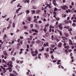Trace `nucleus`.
Here are the masks:
<instances>
[{
  "instance_id": "obj_1",
  "label": "nucleus",
  "mask_w": 76,
  "mask_h": 76,
  "mask_svg": "<svg viewBox=\"0 0 76 76\" xmlns=\"http://www.w3.org/2000/svg\"><path fill=\"white\" fill-rule=\"evenodd\" d=\"M31 21V17H28L27 18V19L26 20V22L27 23H30Z\"/></svg>"
},
{
  "instance_id": "obj_2",
  "label": "nucleus",
  "mask_w": 76,
  "mask_h": 76,
  "mask_svg": "<svg viewBox=\"0 0 76 76\" xmlns=\"http://www.w3.org/2000/svg\"><path fill=\"white\" fill-rule=\"evenodd\" d=\"M62 9L63 10H66V9H68V7L66 5H64V6L61 7Z\"/></svg>"
},
{
  "instance_id": "obj_3",
  "label": "nucleus",
  "mask_w": 76,
  "mask_h": 76,
  "mask_svg": "<svg viewBox=\"0 0 76 76\" xmlns=\"http://www.w3.org/2000/svg\"><path fill=\"white\" fill-rule=\"evenodd\" d=\"M69 44H70V45H74V44H73V43L72 42V40L69 39Z\"/></svg>"
},
{
  "instance_id": "obj_4",
  "label": "nucleus",
  "mask_w": 76,
  "mask_h": 76,
  "mask_svg": "<svg viewBox=\"0 0 76 76\" xmlns=\"http://www.w3.org/2000/svg\"><path fill=\"white\" fill-rule=\"evenodd\" d=\"M44 46H42V49H39V51H40V52H42V51H44Z\"/></svg>"
},
{
  "instance_id": "obj_5",
  "label": "nucleus",
  "mask_w": 76,
  "mask_h": 76,
  "mask_svg": "<svg viewBox=\"0 0 76 76\" xmlns=\"http://www.w3.org/2000/svg\"><path fill=\"white\" fill-rule=\"evenodd\" d=\"M43 46L44 47H47V46H48V43H44L43 45Z\"/></svg>"
},
{
  "instance_id": "obj_6",
  "label": "nucleus",
  "mask_w": 76,
  "mask_h": 76,
  "mask_svg": "<svg viewBox=\"0 0 76 76\" xmlns=\"http://www.w3.org/2000/svg\"><path fill=\"white\" fill-rule=\"evenodd\" d=\"M44 55L47 58H48V57L49 56V55H48V53H44Z\"/></svg>"
},
{
  "instance_id": "obj_7",
  "label": "nucleus",
  "mask_w": 76,
  "mask_h": 76,
  "mask_svg": "<svg viewBox=\"0 0 76 76\" xmlns=\"http://www.w3.org/2000/svg\"><path fill=\"white\" fill-rule=\"evenodd\" d=\"M64 35L65 37H69V34L67 33H64Z\"/></svg>"
},
{
  "instance_id": "obj_8",
  "label": "nucleus",
  "mask_w": 76,
  "mask_h": 76,
  "mask_svg": "<svg viewBox=\"0 0 76 76\" xmlns=\"http://www.w3.org/2000/svg\"><path fill=\"white\" fill-rule=\"evenodd\" d=\"M61 46H62V43H59L58 46V47H61Z\"/></svg>"
},
{
  "instance_id": "obj_9",
  "label": "nucleus",
  "mask_w": 76,
  "mask_h": 76,
  "mask_svg": "<svg viewBox=\"0 0 76 76\" xmlns=\"http://www.w3.org/2000/svg\"><path fill=\"white\" fill-rule=\"evenodd\" d=\"M51 6V3H50L49 6H48V7L49 9H51V8L52 7Z\"/></svg>"
},
{
  "instance_id": "obj_10",
  "label": "nucleus",
  "mask_w": 76,
  "mask_h": 76,
  "mask_svg": "<svg viewBox=\"0 0 76 76\" xmlns=\"http://www.w3.org/2000/svg\"><path fill=\"white\" fill-rule=\"evenodd\" d=\"M70 28V26H66L64 27V28L66 29H68L69 28Z\"/></svg>"
},
{
  "instance_id": "obj_11",
  "label": "nucleus",
  "mask_w": 76,
  "mask_h": 76,
  "mask_svg": "<svg viewBox=\"0 0 76 76\" xmlns=\"http://www.w3.org/2000/svg\"><path fill=\"white\" fill-rule=\"evenodd\" d=\"M47 9V7H45L44 8H42V10H45V9Z\"/></svg>"
},
{
  "instance_id": "obj_12",
  "label": "nucleus",
  "mask_w": 76,
  "mask_h": 76,
  "mask_svg": "<svg viewBox=\"0 0 76 76\" xmlns=\"http://www.w3.org/2000/svg\"><path fill=\"white\" fill-rule=\"evenodd\" d=\"M67 49H69L68 48H67V49H66V50L65 51V52L66 53V54H67V53H68V50Z\"/></svg>"
},
{
  "instance_id": "obj_13",
  "label": "nucleus",
  "mask_w": 76,
  "mask_h": 76,
  "mask_svg": "<svg viewBox=\"0 0 76 76\" xmlns=\"http://www.w3.org/2000/svg\"><path fill=\"white\" fill-rule=\"evenodd\" d=\"M4 55H5V56H7L8 54L7 53H6V51H4Z\"/></svg>"
},
{
  "instance_id": "obj_14",
  "label": "nucleus",
  "mask_w": 76,
  "mask_h": 76,
  "mask_svg": "<svg viewBox=\"0 0 76 76\" xmlns=\"http://www.w3.org/2000/svg\"><path fill=\"white\" fill-rule=\"evenodd\" d=\"M61 38L62 39V40H64L65 41V39H66V37H62Z\"/></svg>"
},
{
  "instance_id": "obj_15",
  "label": "nucleus",
  "mask_w": 76,
  "mask_h": 76,
  "mask_svg": "<svg viewBox=\"0 0 76 76\" xmlns=\"http://www.w3.org/2000/svg\"><path fill=\"white\" fill-rule=\"evenodd\" d=\"M3 70L4 71V73H5L6 72H7V71L6 70V69H5V68H3Z\"/></svg>"
},
{
  "instance_id": "obj_16",
  "label": "nucleus",
  "mask_w": 76,
  "mask_h": 76,
  "mask_svg": "<svg viewBox=\"0 0 76 76\" xmlns=\"http://www.w3.org/2000/svg\"><path fill=\"white\" fill-rule=\"evenodd\" d=\"M40 12H41V10H37L36 11V13L37 14H38V13H39Z\"/></svg>"
},
{
  "instance_id": "obj_17",
  "label": "nucleus",
  "mask_w": 76,
  "mask_h": 76,
  "mask_svg": "<svg viewBox=\"0 0 76 76\" xmlns=\"http://www.w3.org/2000/svg\"><path fill=\"white\" fill-rule=\"evenodd\" d=\"M43 44H44V42L42 41H40V43L39 44L40 45H43Z\"/></svg>"
},
{
  "instance_id": "obj_18",
  "label": "nucleus",
  "mask_w": 76,
  "mask_h": 76,
  "mask_svg": "<svg viewBox=\"0 0 76 76\" xmlns=\"http://www.w3.org/2000/svg\"><path fill=\"white\" fill-rule=\"evenodd\" d=\"M26 12L27 14H28V13H29V12H30V11L28 10H27Z\"/></svg>"
},
{
  "instance_id": "obj_19",
  "label": "nucleus",
  "mask_w": 76,
  "mask_h": 76,
  "mask_svg": "<svg viewBox=\"0 0 76 76\" xmlns=\"http://www.w3.org/2000/svg\"><path fill=\"white\" fill-rule=\"evenodd\" d=\"M40 41L39 40H38L37 41H36V43H37V44H40Z\"/></svg>"
},
{
  "instance_id": "obj_20",
  "label": "nucleus",
  "mask_w": 76,
  "mask_h": 76,
  "mask_svg": "<svg viewBox=\"0 0 76 76\" xmlns=\"http://www.w3.org/2000/svg\"><path fill=\"white\" fill-rule=\"evenodd\" d=\"M14 52V50H12V52L11 53V56H12L13 55V52Z\"/></svg>"
},
{
  "instance_id": "obj_21",
  "label": "nucleus",
  "mask_w": 76,
  "mask_h": 76,
  "mask_svg": "<svg viewBox=\"0 0 76 76\" xmlns=\"http://www.w3.org/2000/svg\"><path fill=\"white\" fill-rule=\"evenodd\" d=\"M32 55V56L33 57H34V56H37V54L35 53V54H33Z\"/></svg>"
},
{
  "instance_id": "obj_22",
  "label": "nucleus",
  "mask_w": 76,
  "mask_h": 76,
  "mask_svg": "<svg viewBox=\"0 0 76 76\" xmlns=\"http://www.w3.org/2000/svg\"><path fill=\"white\" fill-rule=\"evenodd\" d=\"M10 26H11V25L10 24H9V25L8 27H7V29H9L10 28Z\"/></svg>"
},
{
  "instance_id": "obj_23",
  "label": "nucleus",
  "mask_w": 76,
  "mask_h": 76,
  "mask_svg": "<svg viewBox=\"0 0 76 76\" xmlns=\"http://www.w3.org/2000/svg\"><path fill=\"white\" fill-rule=\"evenodd\" d=\"M49 36V34L48 33H46V34H45V36L46 37H48Z\"/></svg>"
},
{
  "instance_id": "obj_24",
  "label": "nucleus",
  "mask_w": 76,
  "mask_h": 76,
  "mask_svg": "<svg viewBox=\"0 0 76 76\" xmlns=\"http://www.w3.org/2000/svg\"><path fill=\"white\" fill-rule=\"evenodd\" d=\"M2 61V63H7V62H6L5 60H4V59H3Z\"/></svg>"
},
{
  "instance_id": "obj_25",
  "label": "nucleus",
  "mask_w": 76,
  "mask_h": 76,
  "mask_svg": "<svg viewBox=\"0 0 76 76\" xmlns=\"http://www.w3.org/2000/svg\"><path fill=\"white\" fill-rule=\"evenodd\" d=\"M56 20H60V18L58 17L56 18Z\"/></svg>"
},
{
  "instance_id": "obj_26",
  "label": "nucleus",
  "mask_w": 76,
  "mask_h": 76,
  "mask_svg": "<svg viewBox=\"0 0 76 76\" xmlns=\"http://www.w3.org/2000/svg\"><path fill=\"white\" fill-rule=\"evenodd\" d=\"M69 31H72V28H69L68 29Z\"/></svg>"
},
{
  "instance_id": "obj_27",
  "label": "nucleus",
  "mask_w": 76,
  "mask_h": 76,
  "mask_svg": "<svg viewBox=\"0 0 76 76\" xmlns=\"http://www.w3.org/2000/svg\"><path fill=\"white\" fill-rule=\"evenodd\" d=\"M58 10V9H57V8H55L54 9V11L55 12H56V11H57Z\"/></svg>"
},
{
  "instance_id": "obj_28",
  "label": "nucleus",
  "mask_w": 76,
  "mask_h": 76,
  "mask_svg": "<svg viewBox=\"0 0 76 76\" xmlns=\"http://www.w3.org/2000/svg\"><path fill=\"white\" fill-rule=\"evenodd\" d=\"M32 8L33 9H36L37 7H36V6H33Z\"/></svg>"
},
{
  "instance_id": "obj_29",
  "label": "nucleus",
  "mask_w": 76,
  "mask_h": 76,
  "mask_svg": "<svg viewBox=\"0 0 76 76\" xmlns=\"http://www.w3.org/2000/svg\"><path fill=\"white\" fill-rule=\"evenodd\" d=\"M31 12H32V14H34V13H35V10H33V11L32 10Z\"/></svg>"
},
{
  "instance_id": "obj_30",
  "label": "nucleus",
  "mask_w": 76,
  "mask_h": 76,
  "mask_svg": "<svg viewBox=\"0 0 76 76\" xmlns=\"http://www.w3.org/2000/svg\"><path fill=\"white\" fill-rule=\"evenodd\" d=\"M33 24H30L31 28H33Z\"/></svg>"
},
{
  "instance_id": "obj_31",
  "label": "nucleus",
  "mask_w": 76,
  "mask_h": 76,
  "mask_svg": "<svg viewBox=\"0 0 76 76\" xmlns=\"http://www.w3.org/2000/svg\"><path fill=\"white\" fill-rule=\"evenodd\" d=\"M13 72L15 73V74L16 75H18V73H17V72H16L15 71H13Z\"/></svg>"
},
{
  "instance_id": "obj_32",
  "label": "nucleus",
  "mask_w": 76,
  "mask_h": 76,
  "mask_svg": "<svg viewBox=\"0 0 76 76\" xmlns=\"http://www.w3.org/2000/svg\"><path fill=\"white\" fill-rule=\"evenodd\" d=\"M49 26V24L48 23V24H47V25H45V27L46 28V27H48Z\"/></svg>"
},
{
  "instance_id": "obj_33",
  "label": "nucleus",
  "mask_w": 76,
  "mask_h": 76,
  "mask_svg": "<svg viewBox=\"0 0 76 76\" xmlns=\"http://www.w3.org/2000/svg\"><path fill=\"white\" fill-rule=\"evenodd\" d=\"M10 67H13V65L12 64V62H10Z\"/></svg>"
},
{
  "instance_id": "obj_34",
  "label": "nucleus",
  "mask_w": 76,
  "mask_h": 76,
  "mask_svg": "<svg viewBox=\"0 0 76 76\" xmlns=\"http://www.w3.org/2000/svg\"><path fill=\"white\" fill-rule=\"evenodd\" d=\"M35 53L37 54H38V51H37V49H36L35 50Z\"/></svg>"
},
{
  "instance_id": "obj_35",
  "label": "nucleus",
  "mask_w": 76,
  "mask_h": 76,
  "mask_svg": "<svg viewBox=\"0 0 76 76\" xmlns=\"http://www.w3.org/2000/svg\"><path fill=\"white\" fill-rule=\"evenodd\" d=\"M34 32H36V33H38V31L37 30V29H35Z\"/></svg>"
},
{
  "instance_id": "obj_36",
  "label": "nucleus",
  "mask_w": 76,
  "mask_h": 76,
  "mask_svg": "<svg viewBox=\"0 0 76 76\" xmlns=\"http://www.w3.org/2000/svg\"><path fill=\"white\" fill-rule=\"evenodd\" d=\"M10 76H15V75L13 74H10Z\"/></svg>"
},
{
  "instance_id": "obj_37",
  "label": "nucleus",
  "mask_w": 76,
  "mask_h": 76,
  "mask_svg": "<svg viewBox=\"0 0 76 76\" xmlns=\"http://www.w3.org/2000/svg\"><path fill=\"white\" fill-rule=\"evenodd\" d=\"M31 55H32V54H33L34 53H35V51H31Z\"/></svg>"
},
{
  "instance_id": "obj_38",
  "label": "nucleus",
  "mask_w": 76,
  "mask_h": 76,
  "mask_svg": "<svg viewBox=\"0 0 76 76\" xmlns=\"http://www.w3.org/2000/svg\"><path fill=\"white\" fill-rule=\"evenodd\" d=\"M53 4L54 6H56L57 5V4L56 3H55V2H53Z\"/></svg>"
},
{
  "instance_id": "obj_39",
  "label": "nucleus",
  "mask_w": 76,
  "mask_h": 76,
  "mask_svg": "<svg viewBox=\"0 0 76 76\" xmlns=\"http://www.w3.org/2000/svg\"><path fill=\"white\" fill-rule=\"evenodd\" d=\"M30 39L29 40H32V36H31L30 37Z\"/></svg>"
},
{
  "instance_id": "obj_40",
  "label": "nucleus",
  "mask_w": 76,
  "mask_h": 76,
  "mask_svg": "<svg viewBox=\"0 0 76 76\" xmlns=\"http://www.w3.org/2000/svg\"><path fill=\"white\" fill-rule=\"evenodd\" d=\"M62 25L61 24L58 26V28H60L61 27H62Z\"/></svg>"
},
{
  "instance_id": "obj_41",
  "label": "nucleus",
  "mask_w": 76,
  "mask_h": 76,
  "mask_svg": "<svg viewBox=\"0 0 76 76\" xmlns=\"http://www.w3.org/2000/svg\"><path fill=\"white\" fill-rule=\"evenodd\" d=\"M13 28H15V23H13Z\"/></svg>"
},
{
  "instance_id": "obj_42",
  "label": "nucleus",
  "mask_w": 76,
  "mask_h": 76,
  "mask_svg": "<svg viewBox=\"0 0 76 76\" xmlns=\"http://www.w3.org/2000/svg\"><path fill=\"white\" fill-rule=\"evenodd\" d=\"M20 41V39H19L17 40V42H19Z\"/></svg>"
},
{
  "instance_id": "obj_43",
  "label": "nucleus",
  "mask_w": 76,
  "mask_h": 76,
  "mask_svg": "<svg viewBox=\"0 0 76 76\" xmlns=\"http://www.w3.org/2000/svg\"><path fill=\"white\" fill-rule=\"evenodd\" d=\"M53 13L54 15H56V13H57L56 12L54 11L53 12Z\"/></svg>"
},
{
  "instance_id": "obj_44",
  "label": "nucleus",
  "mask_w": 76,
  "mask_h": 76,
  "mask_svg": "<svg viewBox=\"0 0 76 76\" xmlns=\"http://www.w3.org/2000/svg\"><path fill=\"white\" fill-rule=\"evenodd\" d=\"M29 44H27V48H28H28H29Z\"/></svg>"
},
{
  "instance_id": "obj_45",
  "label": "nucleus",
  "mask_w": 76,
  "mask_h": 76,
  "mask_svg": "<svg viewBox=\"0 0 76 76\" xmlns=\"http://www.w3.org/2000/svg\"><path fill=\"white\" fill-rule=\"evenodd\" d=\"M59 34H60V35H61V37L62 36V32H61V31H60Z\"/></svg>"
},
{
  "instance_id": "obj_46",
  "label": "nucleus",
  "mask_w": 76,
  "mask_h": 76,
  "mask_svg": "<svg viewBox=\"0 0 76 76\" xmlns=\"http://www.w3.org/2000/svg\"><path fill=\"white\" fill-rule=\"evenodd\" d=\"M16 69H17V70H18V69H19V67H18V65H17L16 66Z\"/></svg>"
},
{
  "instance_id": "obj_47",
  "label": "nucleus",
  "mask_w": 76,
  "mask_h": 76,
  "mask_svg": "<svg viewBox=\"0 0 76 76\" xmlns=\"http://www.w3.org/2000/svg\"><path fill=\"white\" fill-rule=\"evenodd\" d=\"M15 58L14 57H12V61H15Z\"/></svg>"
},
{
  "instance_id": "obj_48",
  "label": "nucleus",
  "mask_w": 76,
  "mask_h": 76,
  "mask_svg": "<svg viewBox=\"0 0 76 76\" xmlns=\"http://www.w3.org/2000/svg\"><path fill=\"white\" fill-rule=\"evenodd\" d=\"M7 16V15H6L5 16H2V18H6Z\"/></svg>"
},
{
  "instance_id": "obj_49",
  "label": "nucleus",
  "mask_w": 76,
  "mask_h": 76,
  "mask_svg": "<svg viewBox=\"0 0 76 76\" xmlns=\"http://www.w3.org/2000/svg\"><path fill=\"white\" fill-rule=\"evenodd\" d=\"M9 22L10 23V24H11V23H12V20H9Z\"/></svg>"
},
{
  "instance_id": "obj_50",
  "label": "nucleus",
  "mask_w": 76,
  "mask_h": 76,
  "mask_svg": "<svg viewBox=\"0 0 76 76\" xmlns=\"http://www.w3.org/2000/svg\"><path fill=\"white\" fill-rule=\"evenodd\" d=\"M72 25V26H76V24H75V23H73Z\"/></svg>"
},
{
  "instance_id": "obj_51",
  "label": "nucleus",
  "mask_w": 76,
  "mask_h": 76,
  "mask_svg": "<svg viewBox=\"0 0 76 76\" xmlns=\"http://www.w3.org/2000/svg\"><path fill=\"white\" fill-rule=\"evenodd\" d=\"M24 34H26V35H28V33L26 32H25Z\"/></svg>"
},
{
  "instance_id": "obj_52",
  "label": "nucleus",
  "mask_w": 76,
  "mask_h": 76,
  "mask_svg": "<svg viewBox=\"0 0 76 76\" xmlns=\"http://www.w3.org/2000/svg\"><path fill=\"white\" fill-rule=\"evenodd\" d=\"M20 61V64H22V63H23V61Z\"/></svg>"
},
{
  "instance_id": "obj_53",
  "label": "nucleus",
  "mask_w": 76,
  "mask_h": 76,
  "mask_svg": "<svg viewBox=\"0 0 76 76\" xmlns=\"http://www.w3.org/2000/svg\"><path fill=\"white\" fill-rule=\"evenodd\" d=\"M44 31H45V32H46V27H45V28L44 29Z\"/></svg>"
},
{
  "instance_id": "obj_54",
  "label": "nucleus",
  "mask_w": 76,
  "mask_h": 76,
  "mask_svg": "<svg viewBox=\"0 0 76 76\" xmlns=\"http://www.w3.org/2000/svg\"><path fill=\"white\" fill-rule=\"evenodd\" d=\"M63 27H59V28L61 30H62L63 29Z\"/></svg>"
},
{
  "instance_id": "obj_55",
  "label": "nucleus",
  "mask_w": 76,
  "mask_h": 76,
  "mask_svg": "<svg viewBox=\"0 0 76 76\" xmlns=\"http://www.w3.org/2000/svg\"><path fill=\"white\" fill-rule=\"evenodd\" d=\"M38 34H37L35 33H34L33 34V35H37Z\"/></svg>"
},
{
  "instance_id": "obj_56",
  "label": "nucleus",
  "mask_w": 76,
  "mask_h": 76,
  "mask_svg": "<svg viewBox=\"0 0 76 76\" xmlns=\"http://www.w3.org/2000/svg\"><path fill=\"white\" fill-rule=\"evenodd\" d=\"M3 66L4 67H7L6 65H4Z\"/></svg>"
},
{
  "instance_id": "obj_57",
  "label": "nucleus",
  "mask_w": 76,
  "mask_h": 76,
  "mask_svg": "<svg viewBox=\"0 0 76 76\" xmlns=\"http://www.w3.org/2000/svg\"><path fill=\"white\" fill-rule=\"evenodd\" d=\"M49 49V48H48L46 49V51H47V52H48V51H49V50H48Z\"/></svg>"
},
{
  "instance_id": "obj_58",
  "label": "nucleus",
  "mask_w": 76,
  "mask_h": 76,
  "mask_svg": "<svg viewBox=\"0 0 76 76\" xmlns=\"http://www.w3.org/2000/svg\"><path fill=\"white\" fill-rule=\"evenodd\" d=\"M44 12L45 14H46V13H47V10H44Z\"/></svg>"
},
{
  "instance_id": "obj_59",
  "label": "nucleus",
  "mask_w": 76,
  "mask_h": 76,
  "mask_svg": "<svg viewBox=\"0 0 76 76\" xmlns=\"http://www.w3.org/2000/svg\"><path fill=\"white\" fill-rule=\"evenodd\" d=\"M22 41H23V40H22L20 42V43L21 45H22V44H23V43L22 42Z\"/></svg>"
},
{
  "instance_id": "obj_60",
  "label": "nucleus",
  "mask_w": 76,
  "mask_h": 76,
  "mask_svg": "<svg viewBox=\"0 0 76 76\" xmlns=\"http://www.w3.org/2000/svg\"><path fill=\"white\" fill-rule=\"evenodd\" d=\"M24 29H27V28H28V27L26 26H24Z\"/></svg>"
},
{
  "instance_id": "obj_61",
  "label": "nucleus",
  "mask_w": 76,
  "mask_h": 76,
  "mask_svg": "<svg viewBox=\"0 0 76 76\" xmlns=\"http://www.w3.org/2000/svg\"><path fill=\"white\" fill-rule=\"evenodd\" d=\"M20 39H23V37H22V36H20Z\"/></svg>"
},
{
  "instance_id": "obj_62",
  "label": "nucleus",
  "mask_w": 76,
  "mask_h": 76,
  "mask_svg": "<svg viewBox=\"0 0 76 76\" xmlns=\"http://www.w3.org/2000/svg\"><path fill=\"white\" fill-rule=\"evenodd\" d=\"M72 51V49H69V50L68 51L69 53H70L71 52V51Z\"/></svg>"
},
{
  "instance_id": "obj_63",
  "label": "nucleus",
  "mask_w": 76,
  "mask_h": 76,
  "mask_svg": "<svg viewBox=\"0 0 76 76\" xmlns=\"http://www.w3.org/2000/svg\"><path fill=\"white\" fill-rule=\"evenodd\" d=\"M49 28H50V29H51V28H53V26H52L51 25H50V26L49 27Z\"/></svg>"
},
{
  "instance_id": "obj_64",
  "label": "nucleus",
  "mask_w": 76,
  "mask_h": 76,
  "mask_svg": "<svg viewBox=\"0 0 76 76\" xmlns=\"http://www.w3.org/2000/svg\"><path fill=\"white\" fill-rule=\"evenodd\" d=\"M13 1H14L13 0H12V1H11L10 2L11 4H12V3H13Z\"/></svg>"
}]
</instances>
